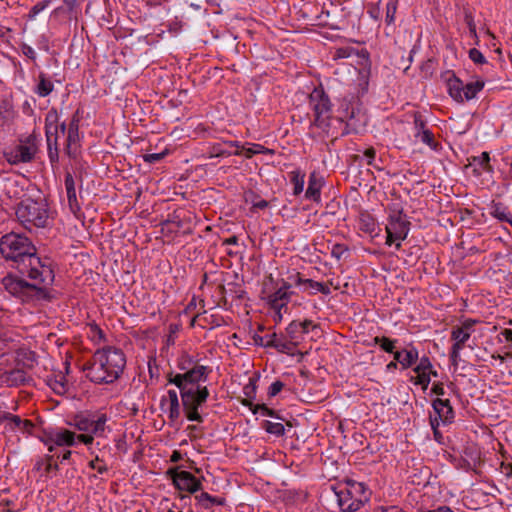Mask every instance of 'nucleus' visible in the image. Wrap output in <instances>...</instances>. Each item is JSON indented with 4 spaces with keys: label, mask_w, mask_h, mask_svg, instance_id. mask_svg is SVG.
I'll return each instance as SVG.
<instances>
[{
    "label": "nucleus",
    "mask_w": 512,
    "mask_h": 512,
    "mask_svg": "<svg viewBox=\"0 0 512 512\" xmlns=\"http://www.w3.org/2000/svg\"><path fill=\"white\" fill-rule=\"evenodd\" d=\"M198 364L199 363L189 355H182L178 361V368L181 371L186 372L190 371V369H193V366H197Z\"/></svg>",
    "instance_id": "e433bc0d"
},
{
    "label": "nucleus",
    "mask_w": 512,
    "mask_h": 512,
    "mask_svg": "<svg viewBox=\"0 0 512 512\" xmlns=\"http://www.w3.org/2000/svg\"><path fill=\"white\" fill-rule=\"evenodd\" d=\"M16 217L27 229L44 228L48 225L49 212L47 204L42 201L25 199L16 208Z\"/></svg>",
    "instance_id": "20e7f679"
},
{
    "label": "nucleus",
    "mask_w": 512,
    "mask_h": 512,
    "mask_svg": "<svg viewBox=\"0 0 512 512\" xmlns=\"http://www.w3.org/2000/svg\"><path fill=\"white\" fill-rule=\"evenodd\" d=\"M490 156L488 152H482L479 156H474L472 158L471 165H475L480 167L482 170L490 171L491 166L489 164Z\"/></svg>",
    "instance_id": "f704fd0d"
},
{
    "label": "nucleus",
    "mask_w": 512,
    "mask_h": 512,
    "mask_svg": "<svg viewBox=\"0 0 512 512\" xmlns=\"http://www.w3.org/2000/svg\"><path fill=\"white\" fill-rule=\"evenodd\" d=\"M50 4L49 0H44L35 4L29 11V19H34L41 11H43Z\"/></svg>",
    "instance_id": "49530a36"
},
{
    "label": "nucleus",
    "mask_w": 512,
    "mask_h": 512,
    "mask_svg": "<svg viewBox=\"0 0 512 512\" xmlns=\"http://www.w3.org/2000/svg\"><path fill=\"white\" fill-rule=\"evenodd\" d=\"M416 139H419L422 143L426 144L429 148L434 151H438L440 149L439 142L436 141L434 134L431 130L422 131L421 134H414Z\"/></svg>",
    "instance_id": "c756f323"
},
{
    "label": "nucleus",
    "mask_w": 512,
    "mask_h": 512,
    "mask_svg": "<svg viewBox=\"0 0 512 512\" xmlns=\"http://www.w3.org/2000/svg\"><path fill=\"white\" fill-rule=\"evenodd\" d=\"M66 126L65 123H61L60 125L53 126L50 128H45V134L47 139V144L54 143L58 144V136L59 133L65 134Z\"/></svg>",
    "instance_id": "72a5a7b5"
},
{
    "label": "nucleus",
    "mask_w": 512,
    "mask_h": 512,
    "mask_svg": "<svg viewBox=\"0 0 512 512\" xmlns=\"http://www.w3.org/2000/svg\"><path fill=\"white\" fill-rule=\"evenodd\" d=\"M475 321L466 320L461 326H456L452 329L451 338L454 341V346L464 348L465 343L469 340L472 328Z\"/></svg>",
    "instance_id": "dca6fc26"
},
{
    "label": "nucleus",
    "mask_w": 512,
    "mask_h": 512,
    "mask_svg": "<svg viewBox=\"0 0 512 512\" xmlns=\"http://www.w3.org/2000/svg\"><path fill=\"white\" fill-rule=\"evenodd\" d=\"M35 141L36 137L34 135L28 136L23 144L16 147L14 153L8 158V161L12 164L31 161L37 151Z\"/></svg>",
    "instance_id": "f8f14e48"
},
{
    "label": "nucleus",
    "mask_w": 512,
    "mask_h": 512,
    "mask_svg": "<svg viewBox=\"0 0 512 512\" xmlns=\"http://www.w3.org/2000/svg\"><path fill=\"white\" fill-rule=\"evenodd\" d=\"M354 49L352 47L337 48L333 54V59H344L352 56Z\"/></svg>",
    "instance_id": "de8ad7c7"
},
{
    "label": "nucleus",
    "mask_w": 512,
    "mask_h": 512,
    "mask_svg": "<svg viewBox=\"0 0 512 512\" xmlns=\"http://www.w3.org/2000/svg\"><path fill=\"white\" fill-rule=\"evenodd\" d=\"M463 348L462 347H458V346H452L451 348V353H450V359L452 361V363L454 365L457 364L458 362V359L460 357V351L462 350Z\"/></svg>",
    "instance_id": "69168bd1"
},
{
    "label": "nucleus",
    "mask_w": 512,
    "mask_h": 512,
    "mask_svg": "<svg viewBox=\"0 0 512 512\" xmlns=\"http://www.w3.org/2000/svg\"><path fill=\"white\" fill-rule=\"evenodd\" d=\"M197 503L204 509H211L213 505L223 506L226 503L223 497H214L207 492H202L195 496Z\"/></svg>",
    "instance_id": "b1692460"
},
{
    "label": "nucleus",
    "mask_w": 512,
    "mask_h": 512,
    "mask_svg": "<svg viewBox=\"0 0 512 512\" xmlns=\"http://www.w3.org/2000/svg\"><path fill=\"white\" fill-rule=\"evenodd\" d=\"M433 409L444 424H450L454 419V411L449 399L436 398L432 403Z\"/></svg>",
    "instance_id": "f3484780"
},
{
    "label": "nucleus",
    "mask_w": 512,
    "mask_h": 512,
    "mask_svg": "<svg viewBox=\"0 0 512 512\" xmlns=\"http://www.w3.org/2000/svg\"><path fill=\"white\" fill-rule=\"evenodd\" d=\"M373 512H407V511L399 506L391 505V506H378L373 510Z\"/></svg>",
    "instance_id": "4d7b16f0"
},
{
    "label": "nucleus",
    "mask_w": 512,
    "mask_h": 512,
    "mask_svg": "<svg viewBox=\"0 0 512 512\" xmlns=\"http://www.w3.org/2000/svg\"><path fill=\"white\" fill-rule=\"evenodd\" d=\"M98 462H99V459L96 458L95 460H92V461L89 462V466L92 469L97 470V472L100 473V474L105 473L108 470L107 466L104 465V464H98Z\"/></svg>",
    "instance_id": "680f3d73"
},
{
    "label": "nucleus",
    "mask_w": 512,
    "mask_h": 512,
    "mask_svg": "<svg viewBox=\"0 0 512 512\" xmlns=\"http://www.w3.org/2000/svg\"><path fill=\"white\" fill-rule=\"evenodd\" d=\"M79 124L80 117L77 111L73 115L68 127L66 152L69 156H75L77 154V147L80 142Z\"/></svg>",
    "instance_id": "2eb2a0df"
},
{
    "label": "nucleus",
    "mask_w": 512,
    "mask_h": 512,
    "mask_svg": "<svg viewBox=\"0 0 512 512\" xmlns=\"http://www.w3.org/2000/svg\"><path fill=\"white\" fill-rule=\"evenodd\" d=\"M490 214L499 221L508 222L512 226V215L509 213L508 208L502 203L493 202Z\"/></svg>",
    "instance_id": "bb28decb"
},
{
    "label": "nucleus",
    "mask_w": 512,
    "mask_h": 512,
    "mask_svg": "<svg viewBox=\"0 0 512 512\" xmlns=\"http://www.w3.org/2000/svg\"><path fill=\"white\" fill-rule=\"evenodd\" d=\"M94 436L95 435L91 433L76 435V442L79 441L84 443L85 445H91L94 441Z\"/></svg>",
    "instance_id": "052dcab7"
},
{
    "label": "nucleus",
    "mask_w": 512,
    "mask_h": 512,
    "mask_svg": "<svg viewBox=\"0 0 512 512\" xmlns=\"http://www.w3.org/2000/svg\"><path fill=\"white\" fill-rule=\"evenodd\" d=\"M346 251H347V249L343 245L336 244L333 246L331 254L333 257L340 259L343 255V253Z\"/></svg>",
    "instance_id": "e2e57ef3"
},
{
    "label": "nucleus",
    "mask_w": 512,
    "mask_h": 512,
    "mask_svg": "<svg viewBox=\"0 0 512 512\" xmlns=\"http://www.w3.org/2000/svg\"><path fill=\"white\" fill-rule=\"evenodd\" d=\"M166 154H167L166 151H163L160 153L145 154V155H143V160L146 163L154 164V163L161 161L166 156Z\"/></svg>",
    "instance_id": "09e8293b"
},
{
    "label": "nucleus",
    "mask_w": 512,
    "mask_h": 512,
    "mask_svg": "<svg viewBox=\"0 0 512 512\" xmlns=\"http://www.w3.org/2000/svg\"><path fill=\"white\" fill-rule=\"evenodd\" d=\"M310 104L314 112L312 126L329 134L331 128V102L328 95L321 88H316L310 94Z\"/></svg>",
    "instance_id": "39448f33"
},
{
    "label": "nucleus",
    "mask_w": 512,
    "mask_h": 512,
    "mask_svg": "<svg viewBox=\"0 0 512 512\" xmlns=\"http://www.w3.org/2000/svg\"><path fill=\"white\" fill-rule=\"evenodd\" d=\"M21 50H22V53H23L26 57H28V58H29V59H31V60H35V58H36V53H35L34 49H33L31 46H29V45H27V44H23V45L21 46Z\"/></svg>",
    "instance_id": "0e129e2a"
},
{
    "label": "nucleus",
    "mask_w": 512,
    "mask_h": 512,
    "mask_svg": "<svg viewBox=\"0 0 512 512\" xmlns=\"http://www.w3.org/2000/svg\"><path fill=\"white\" fill-rule=\"evenodd\" d=\"M225 143L226 142H224L223 144H220V143L214 144L211 147V151H210L211 157H223V156L232 155L233 152H230L223 148V145L227 146Z\"/></svg>",
    "instance_id": "37998d69"
},
{
    "label": "nucleus",
    "mask_w": 512,
    "mask_h": 512,
    "mask_svg": "<svg viewBox=\"0 0 512 512\" xmlns=\"http://www.w3.org/2000/svg\"><path fill=\"white\" fill-rule=\"evenodd\" d=\"M261 427L267 433L273 434L278 437L283 436L285 433L284 425L280 422H272L269 420H265L262 422Z\"/></svg>",
    "instance_id": "2f4dec72"
},
{
    "label": "nucleus",
    "mask_w": 512,
    "mask_h": 512,
    "mask_svg": "<svg viewBox=\"0 0 512 512\" xmlns=\"http://www.w3.org/2000/svg\"><path fill=\"white\" fill-rule=\"evenodd\" d=\"M284 387V383L277 380L275 382H273L269 389H268V395L269 397H274L276 396Z\"/></svg>",
    "instance_id": "5fc2aeb1"
},
{
    "label": "nucleus",
    "mask_w": 512,
    "mask_h": 512,
    "mask_svg": "<svg viewBox=\"0 0 512 512\" xmlns=\"http://www.w3.org/2000/svg\"><path fill=\"white\" fill-rule=\"evenodd\" d=\"M173 483L177 489L189 493H194L202 488L200 480L188 471L176 472L173 476Z\"/></svg>",
    "instance_id": "ddd939ff"
},
{
    "label": "nucleus",
    "mask_w": 512,
    "mask_h": 512,
    "mask_svg": "<svg viewBox=\"0 0 512 512\" xmlns=\"http://www.w3.org/2000/svg\"><path fill=\"white\" fill-rule=\"evenodd\" d=\"M0 254L11 268L31 280L44 285L53 282V270L37 257L36 247L27 236L15 232L3 235L0 238Z\"/></svg>",
    "instance_id": "f257e3e1"
},
{
    "label": "nucleus",
    "mask_w": 512,
    "mask_h": 512,
    "mask_svg": "<svg viewBox=\"0 0 512 512\" xmlns=\"http://www.w3.org/2000/svg\"><path fill=\"white\" fill-rule=\"evenodd\" d=\"M322 185V178L319 177L315 172H312L309 176L308 187L305 192V197L309 200H313L316 202L320 201Z\"/></svg>",
    "instance_id": "4be33fe9"
},
{
    "label": "nucleus",
    "mask_w": 512,
    "mask_h": 512,
    "mask_svg": "<svg viewBox=\"0 0 512 512\" xmlns=\"http://www.w3.org/2000/svg\"><path fill=\"white\" fill-rule=\"evenodd\" d=\"M229 145V147H236L237 149L233 152V155H241L242 152L245 153L246 158H251L256 154H272L273 151L260 145V144H252L249 148L240 147L239 142L237 141H227L225 143Z\"/></svg>",
    "instance_id": "aec40b11"
},
{
    "label": "nucleus",
    "mask_w": 512,
    "mask_h": 512,
    "mask_svg": "<svg viewBox=\"0 0 512 512\" xmlns=\"http://www.w3.org/2000/svg\"><path fill=\"white\" fill-rule=\"evenodd\" d=\"M292 283L285 281V279L277 280L275 290L273 292H266L262 299L266 301L270 309L275 312L274 319L276 321L282 320V313L288 310V303L290 302L293 292L290 290Z\"/></svg>",
    "instance_id": "423d86ee"
},
{
    "label": "nucleus",
    "mask_w": 512,
    "mask_h": 512,
    "mask_svg": "<svg viewBox=\"0 0 512 512\" xmlns=\"http://www.w3.org/2000/svg\"><path fill=\"white\" fill-rule=\"evenodd\" d=\"M48 146V155L51 162L58 160V144L50 143Z\"/></svg>",
    "instance_id": "bf43d9fd"
},
{
    "label": "nucleus",
    "mask_w": 512,
    "mask_h": 512,
    "mask_svg": "<svg viewBox=\"0 0 512 512\" xmlns=\"http://www.w3.org/2000/svg\"><path fill=\"white\" fill-rule=\"evenodd\" d=\"M286 332L290 337V341L298 342L301 334L300 324L298 321H292L286 328Z\"/></svg>",
    "instance_id": "4c0bfd02"
},
{
    "label": "nucleus",
    "mask_w": 512,
    "mask_h": 512,
    "mask_svg": "<svg viewBox=\"0 0 512 512\" xmlns=\"http://www.w3.org/2000/svg\"><path fill=\"white\" fill-rule=\"evenodd\" d=\"M45 444L48 450L52 452L55 446H74L76 444V434L67 429H59L49 434Z\"/></svg>",
    "instance_id": "4468645a"
},
{
    "label": "nucleus",
    "mask_w": 512,
    "mask_h": 512,
    "mask_svg": "<svg viewBox=\"0 0 512 512\" xmlns=\"http://www.w3.org/2000/svg\"><path fill=\"white\" fill-rule=\"evenodd\" d=\"M431 391H432V393H434L438 396H443L445 394L443 383L442 382H434Z\"/></svg>",
    "instance_id": "774afa93"
},
{
    "label": "nucleus",
    "mask_w": 512,
    "mask_h": 512,
    "mask_svg": "<svg viewBox=\"0 0 512 512\" xmlns=\"http://www.w3.org/2000/svg\"><path fill=\"white\" fill-rule=\"evenodd\" d=\"M303 292H308L309 294H316L320 292L324 295H329L331 293L330 287L326 283L317 282L312 279L305 280L304 286H302Z\"/></svg>",
    "instance_id": "393cba45"
},
{
    "label": "nucleus",
    "mask_w": 512,
    "mask_h": 512,
    "mask_svg": "<svg viewBox=\"0 0 512 512\" xmlns=\"http://www.w3.org/2000/svg\"><path fill=\"white\" fill-rule=\"evenodd\" d=\"M210 373V367L198 364L197 366H193V369H190V371L178 373L176 375L170 374L168 382L176 385L179 389L191 388L195 387V385H199L202 381H206Z\"/></svg>",
    "instance_id": "6e6552de"
},
{
    "label": "nucleus",
    "mask_w": 512,
    "mask_h": 512,
    "mask_svg": "<svg viewBox=\"0 0 512 512\" xmlns=\"http://www.w3.org/2000/svg\"><path fill=\"white\" fill-rule=\"evenodd\" d=\"M265 346L275 348L278 352L292 355L296 348V342L285 340L273 333L267 336Z\"/></svg>",
    "instance_id": "6ab92c4d"
},
{
    "label": "nucleus",
    "mask_w": 512,
    "mask_h": 512,
    "mask_svg": "<svg viewBox=\"0 0 512 512\" xmlns=\"http://www.w3.org/2000/svg\"><path fill=\"white\" fill-rule=\"evenodd\" d=\"M65 189L66 193L75 192V180L71 173H66L65 175Z\"/></svg>",
    "instance_id": "13d9d810"
},
{
    "label": "nucleus",
    "mask_w": 512,
    "mask_h": 512,
    "mask_svg": "<svg viewBox=\"0 0 512 512\" xmlns=\"http://www.w3.org/2000/svg\"><path fill=\"white\" fill-rule=\"evenodd\" d=\"M432 364H431V361L428 357H422L420 360H419V363L417 364V366L413 369L415 373H420V372H431V368H432Z\"/></svg>",
    "instance_id": "a18cd8bd"
},
{
    "label": "nucleus",
    "mask_w": 512,
    "mask_h": 512,
    "mask_svg": "<svg viewBox=\"0 0 512 512\" xmlns=\"http://www.w3.org/2000/svg\"><path fill=\"white\" fill-rule=\"evenodd\" d=\"M416 374H417V379L414 383L421 385L422 389L426 390L431 381V379L429 377V372H420V373H416Z\"/></svg>",
    "instance_id": "8fccbe9b"
},
{
    "label": "nucleus",
    "mask_w": 512,
    "mask_h": 512,
    "mask_svg": "<svg viewBox=\"0 0 512 512\" xmlns=\"http://www.w3.org/2000/svg\"><path fill=\"white\" fill-rule=\"evenodd\" d=\"M184 409H198L207 401L209 390L206 386L197 385L191 388L179 389Z\"/></svg>",
    "instance_id": "9d476101"
},
{
    "label": "nucleus",
    "mask_w": 512,
    "mask_h": 512,
    "mask_svg": "<svg viewBox=\"0 0 512 512\" xmlns=\"http://www.w3.org/2000/svg\"><path fill=\"white\" fill-rule=\"evenodd\" d=\"M53 458L54 457L52 455H47L46 456L47 464H46V467H45V471L47 473H49L52 470H58V464L53 461Z\"/></svg>",
    "instance_id": "338daca9"
},
{
    "label": "nucleus",
    "mask_w": 512,
    "mask_h": 512,
    "mask_svg": "<svg viewBox=\"0 0 512 512\" xmlns=\"http://www.w3.org/2000/svg\"><path fill=\"white\" fill-rule=\"evenodd\" d=\"M2 285L4 289L11 295L26 300L35 294L42 293L43 287L47 285L39 284L37 281L34 283H28L25 280L18 278L14 275L8 274L2 279Z\"/></svg>",
    "instance_id": "0eeeda50"
},
{
    "label": "nucleus",
    "mask_w": 512,
    "mask_h": 512,
    "mask_svg": "<svg viewBox=\"0 0 512 512\" xmlns=\"http://www.w3.org/2000/svg\"><path fill=\"white\" fill-rule=\"evenodd\" d=\"M413 117H414V130H415L414 134H421L422 131H428L429 130L427 128V123L423 119V116H422V114L420 112H415Z\"/></svg>",
    "instance_id": "ea45409f"
},
{
    "label": "nucleus",
    "mask_w": 512,
    "mask_h": 512,
    "mask_svg": "<svg viewBox=\"0 0 512 512\" xmlns=\"http://www.w3.org/2000/svg\"><path fill=\"white\" fill-rule=\"evenodd\" d=\"M335 495L343 512H356L370 500L371 490L363 482L347 479L335 490Z\"/></svg>",
    "instance_id": "7ed1b4c3"
},
{
    "label": "nucleus",
    "mask_w": 512,
    "mask_h": 512,
    "mask_svg": "<svg viewBox=\"0 0 512 512\" xmlns=\"http://www.w3.org/2000/svg\"><path fill=\"white\" fill-rule=\"evenodd\" d=\"M26 380L27 376L23 370L15 369L8 374V381L13 385L24 384Z\"/></svg>",
    "instance_id": "c9c22d12"
},
{
    "label": "nucleus",
    "mask_w": 512,
    "mask_h": 512,
    "mask_svg": "<svg viewBox=\"0 0 512 512\" xmlns=\"http://www.w3.org/2000/svg\"><path fill=\"white\" fill-rule=\"evenodd\" d=\"M53 83L48 80L44 74L39 75V82L36 86L35 92L40 97H46L53 91Z\"/></svg>",
    "instance_id": "7c9ffc66"
},
{
    "label": "nucleus",
    "mask_w": 512,
    "mask_h": 512,
    "mask_svg": "<svg viewBox=\"0 0 512 512\" xmlns=\"http://www.w3.org/2000/svg\"><path fill=\"white\" fill-rule=\"evenodd\" d=\"M186 417L190 421L202 422L203 418L199 414L198 409H184Z\"/></svg>",
    "instance_id": "6e6d98bb"
},
{
    "label": "nucleus",
    "mask_w": 512,
    "mask_h": 512,
    "mask_svg": "<svg viewBox=\"0 0 512 512\" xmlns=\"http://www.w3.org/2000/svg\"><path fill=\"white\" fill-rule=\"evenodd\" d=\"M484 88V81L477 80L475 82H470L464 84L463 92H462V103L464 101L472 100L476 97V95Z\"/></svg>",
    "instance_id": "a878e982"
},
{
    "label": "nucleus",
    "mask_w": 512,
    "mask_h": 512,
    "mask_svg": "<svg viewBox=\"0 0 512 512\" xmlns=\"http://www.w3.org/2000/svg\"><path fill=\"white\" fill-rule=\"evenodd\" d=\"M373 342L374 344H378L380 348L387 353H392L394 355V353L396 352L394 351L395 344L397 343L396 339H390L385 336H376L374 337Z\"/></svg>",
    "instance_id": "473e14b6"
},
{
    "label": "nucleus",
    "mask_w": 512,
    "mask_h": 512,
    "mask_svg": "<svg viewBox=\"0 0 512 512\" xmlns=\"http://www.w3.org/2000/svg\"><path fill=\"white\" fill-rule=\"evenodd\" d=\"M259 376H253L249 378V381L243 387V394L245 398L241 400V404L251 409L255 404L253 400L256 398L257 393V381Z\"/></svg>",
    "instance_id": "5701e85b"
},
{
    "label": "nucleus",
    "mask_w": 512,
    "mask_h": 512,
    "mask_svg": "<svg viewBox=\"0 0 512 512\" xmlns=\"http://www.w3.org/2000/svg\"><path fill=\"white\" fill-rule=\"evenodd\" d=\"M108 417L106 414L95 415H76L74 417V426L86 433H91L96 437H103L107 429Z\"/></svg>",
    "instance_id": "1a4fd4ad"
},
{
    "label": "nucleus",
    "mask_w": 512,
    "mask_h": 512,
    "mask_svg": "<svg viewBox=\"0 0 512 512\" xmlns=\"http://www.w3.org/2000/svg\"><path fill=\"white\" fill-rule=\"evenodd\" d=\"M169 409L168 417L171 421H175L180 415V405L178 400V394L175 390L168 391Z\"/></svg>",
    "instance_id": "cd10ccee"
},
{
    "label": "nucleus",
    "mask_w": 512,
    "mask_h": 512,
    "mask_svg": "<svg viewBox=\"0 0 512 512\" xmlns=\"http://www.w3.org/2000/svg\"><path fill=\"white\" fill-rule=\"evenodd\" d=\"M445 80L450 97L456 102L462 103L463 81L450 71L445 73Z\"/></svg>",
    "instance_id": "a211bd4d"
},
{
    "label": "nucleus",
    "mask_w": 512,
    "mask_h": 512,
    "mask_svg": "<svg viewBox=\"0 0 512 512\" xmlns=\"http://www.w3.org/2000/svg\"><path fill=\"white\" fill-rule=\"evenodd\" d=\"M67 199H68L69 207L73 213H76L77 211L80 210V205L77 200L76 191L67 193Z\"/></svg>",
    "instance_id": "864d4df0"
},
{
    "label": "nucleus",
    "mask_w": 512,
    "mask_h": 512,
    "mask_svg": "<svg viewBox=\"0 0 512 512\" xmlns=\"http://www.w3.org/2000/svg\"><path fill=\"white\" fill-rule=\"evenodd\" d=\"M396 10H397V0H389L386 5L385 21L387 24H392L394 22Z\"/></svg>",
    "instance_id": "a19ab883"
},
{
    "label": "nucleus",
    "mask_w": 512,
    "mask_h": 512,
    "mask_svg": "<svg viewBox=\"0 0 512 512\" xmlns=\"http://www.w3.org/2000/svg\"><path fill=\"white\" fill-rule=\"evenodd\" d=\"M50 386L57 394H64L67 391V384L64 376H61L59 380L55 379L54 381H51Z\"/></svg>",
    "instance_id": "c03bdc74"
},
{
    "label": "nucleus",
    "mask_w": 512,
    "mask_h": 512,
    "mask_svg": "<svg viewBox=\"0 0 512 512\" xmlns=\"http://www.w3.org/2000/svg\"><path fill=\"white\" fill-rule=\"evenodd\" d=\"M411 223L407 220L403 210H392L389 214L386 230H390L398 241L405 240L409 234Z\"/></svg>",
    "instance_id": "9b49d317"
},
{
    "label": "nucleus",
    "mask_w": 512,
    "mask_h": 512,
    "mask_svg": "<svg viewBox=\"0 0 512 512\" xmlns=\"http://www.w3.org/2000/svg\"><path fill=\"white\" fill-rule=\"evenodd\" d=\"M253 414L261 413L263 416H269L273 418H279L275 410L270 409L265 404H255L251 409Z\"/></svg>",
    "instance_id": "58836bf2"
},
{
    "label": "nucleus",
    "mask_w": 512,
    "mask_h": 512,
    "mask_svg": "<svg viewBox=\"0 0 512 512\" xmlns=\"http://www.w3.org/2000/svg\"><path fill=\"white\" fill-rule=\"evenodd\" d=\"M469 57L476 64H483L486 62L484 55L476 48L470 49Z\"/></svg>",
    "instance_id": "3c124183"
},
{
    "label": "nucleus",
    "mask_w": 512,
    "mask_h": 512,
    "mask_svg": "<svg viewBox=\"0 0 512 512\" xmlns=\"http://www.w3.org/2000/svg\"><path fill=\"white\" fill-rule=\"evenodd\" d=\"M305 280L306 278H303L301 273L299 272H296L294 274H291L286 281L292 283V287L293 286H298V287H302L304 286L305 284Z\"/></svg>",
    "instance_id": "603ef678"
},
{
    "label": "nucleus",
    "mask_w": 512,
    "mask_h": 512,
    "mask_svg": "<svg viewBox=\"0 0 512 512\" xmlns=\"http://www.w3.org/2000/svg\"><path fill=\"white\" fill-rule=\"evenodd\" d=\"M126 358L122 350L105 347L93 355L92 362L84 367L86 377L96 384H110L122 374Z\"/></svg>",
    "instance_id": "f03ea898"
},
{
    "label": "nucleus",
    "mask_w": 512,
    "mask_h": 512,
    "mask_svg": "<svg viewBox=\"0 0 512 512\" xmlns=\"http://www.w3.org/2000/svg\"><path fill=\"white\" fill-rule=\"evenodd\" d=\"M59 124V115L55 109H51L47 112L45 117V128L57 126Z\"/></svg>",
    "instance_id": "79ce46f5"
},
{
    "label": "nucleus",
    "mask_w": 512,
    "mask_h": 512,
    "mask_svg": "<svg viewBox=\"0 0 512 512\" xmlns=\"http://www.w3.org/2000/svg\"><path fill=\"white\" fill-rule=\"evenodd\" d=\"M394 360H396L403 369H407L415 364L418 360V351L413 346H411L409 349L396 351L394 353Z\"/></svg>",
    "instance_id": "412c9836"
},
{
    "label": "nucleus",
    "mask_w": 512,
    "mask_h": 512,
    "mask_svg": "<svg viewBox=\"0 0 512 512\" xmlns=\"http://www.w3.org/2000/svg\"><path fill=\"white\" fill-rule=\"evenodd\" d=\"M290 181L293 184V194L299 195L303 192L305 174L300 170H293L289 173Z\"/></svg>",
    "instance_id": "c85d7f7f"
}]
</instances>
